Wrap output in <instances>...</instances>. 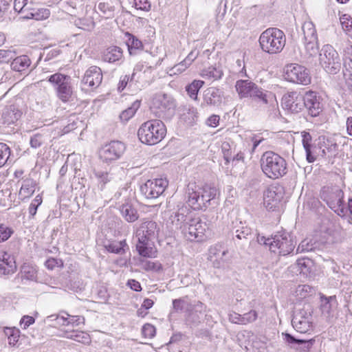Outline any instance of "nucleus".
<instances>
[{
    "mask_svg": "<svg viewBox=\"0 0 352 352\" xmlns=\"http://www.w3.org/2000/svg\"><path fill=\"white\" fill-rule=\"evenodd\" d=\"M21 116V111L16 106L12 104L3 109L1 118L4 124H11L17 121Z\"/></svg>",
    "mask_w": 352,
    "mask_h": 352,
    "instance_id": "cd10ccee",
    "label": "nucleus"
},
{
    "mask_svg": "<svg viewBox=\"0 0 352 352\" xmlns=\"http://www.w3.org/2000/svg\"><path fill=\"white\" fill-rule=\"evenodd\" d=\"M159 228L153 221H146L137 229L135 236L140 240H153L157 237Z\"/></svg>",
    "mask_w": 352,
    "mask_h": 352,
    "instance_id": "2eb2a0df",
    "label": "nucleus"
},
{
    "mask_svg": "<svg viewBox=\"0 0 352 352\" xmlns=\"http://www.w3.org/2000/svg\"><path fill=\"white\" fill-rule=\"evenodd\" d=\"M204 85V82L200 80H193L189 85L186 87V91L189 96L193 99L197 100V94L199 89Z\"/></svg>",
    "mask_w": 352,
    "mask_h": 352,
    "instance_id": "a18cd8bd",
    "label": "nucleus"
},
{
    "mask_svg": "<svg viewBox=\"0 0 352 352\" xmlns=\"http://www.w3.org/2000/svg\"><path fill=\"white\" fill-rule=\"evenodd\" d=\"M231 232L232 236H235L239 240H246L248 236L252 235V230L248 226L245 222L241 221L235 220L232 221Z\"/></svg>",
    "mask_w": 352,
    "mask_h": 352,
    "instance_id": "5701e85b",
    "label": "nucleus"
},
{
    "mask_svg": "<svg viewBox=\"0 0 352 352\" xmlns=\"http://www.w3.org/2000/svg\"><path fill=\"white\" fill-rule=\"evenodd\" d=\"M282 336L284 337V340L288 344H296L301 345L300 349L306 351H308L313 345L314 340H304L295 338L293 336L287 333H283Z\"/></svg>",
    "mask_w": 352,
    "mask_h": 352,
    "instance_id": "f704fd0d",
    "label": "nucleus"
},
{
    "mask_svg": "<svg viewBox=\"0 0 352 352\" xmlns=\"http://www.w3.org/2000/svg\"><path fill=\"white\" fill-rule=\"evenodd\" d=\"M223 73L220 67H209L201 72V76L206 79L217 80L221 78Z\"/></svg>",
    "mask_w": 352,
    "mask_h": 352,
    "instance_id": "58836bf2",
    "label": "nucleus"
},
{
    "mask_svg": "<svg viewBox=\"0 0 352 352\" xmlns=\"http://www.w3.org/2000/svg\"><path fill=\"white\" fill-rule=\"evenodd\" d=\"M38 270L35 265L30 263H23L21 267V275L22 279L32 281L37 280Z\"/></svg>",
    "mask_w": 352,
    "mask_h": 352,
    "instance_id": "e433bc0d",
    "label": "nucleus"
},
{
    "mask_svg": "<svg viewBox=\"0 0 352 352\" xmlns=\"http://www.w3.org/2000/svg\"><path fill=\"white\" fill-rule=\"evenodd\" d=\"M16 56L15 52L11 50H0V63H8Z\"/></svg>",
    "mask_w": 352,
    "mask_h": 352,
    "instance_id": "69168bd1",
    "label": "nucleus"
},
{
    "mask_svg": "<svg viewBox=\"0 0 352 352\" xmlns=\"http://www.w3.org/2000/svg\"><path fill=\"white\" fill-rule=\"evenodd\" d=\"M282 198L280 193H278L276 188H268L264 192L263 204L269 210L274 209Z\"/></svg>",
    "mask_w": 352,
    "mask_h": 352,
    "instance_id": "a878e982",
    "label": "nucleus"
},
{
    "mask_svg": "<svg viewBox=\"0 0 352 352\" xmlns=\"http://www.w3.org/2000/svg\"><path fill=\"white\" fill-rule=\"evenodd\" d=\"M223 92L221 89L211 87L206 89L203 93L201 106H219L221 104Z\"/></svg>",
    "mask_w": 352,
    "mask_h": 352,
    "instance_id": "a211bd4d",
    "label": "nucleus"
},
{
    "mask_svg": "<svg viewBox=\"0 0 352 352\" xmlns=\"http://www.w3.org/2000/svg\"><path fill=\"white\" fill-rule=\"evenodd\" d=\"M118 3V0H101L98 8L105 18H111L114 16L115 7Z\"/></svg>",
    "mask_w": 352,
    "mask_h": 352,
    "instance_id": "72a5a7b5",
    "label": "nucleus"
},
{
    "mask_svg": "<svg viewBox=\"0 0 352 352\" xmlns=\"http://www.w3.org/2000/svg\"><path fill=\"white\" fill-rule=\"evenodd\" d=\"M282 105L292 113H298L306 108L312 117L318 116L322 111L316 92L311 91L304 94L297 91L287 93L282 98Z\"/></svg>",
    "mask_w": 352,
    "mask_h": 352,
    "instance_id": "f257e3e1",
    "label": "nucleus"
},
{
    "mask_svg": "<svg viewBox=\"0 0 352 352\" xmlns=\"http://www.w3.org/2000/svg\"><path fill=\"white\" fill-rule=\"evenodd\" d=\"M191 222H195V226L198 234V241L203 240V237L209 228L208 225L206 222L197 219H192Z\"/></svg>",
    "mask_w": 352,
    "mask_h": 352,
    "instance_id": "3c124183",
    "label": "nucleus"
},
{
    "mask_svg": "<svg viewBox=\"0 0 352 352\" xmlns=\"http://www.w3.org/2000/svg\"><path fill=\"white\" fill-rule=\"evenodd\" d=\"M192 213L187 206H182L170 216V220L177 229L182 230L192 220Z\"/></svg>",
    "mask_w": 352,
    "mask_h": 352,
    "instance_id": "dca6fc26",
    "label": "nucleus"
},
{
    "mask_svg": "<svg viewBox=\"0 0 352 352\" xmlns=\"http://www.w3.org/2000/svg\"><path fill=\"white\" fill-rule=\"evenodd\" d=\"M251 98L255 100H258V101L262 102L263 104H267L269 100L274 98V96L272 93L264 91L262 89L257 86L256 89H255V93L252 94Z\"/></svg>",
    "mask_w": 352,
    "mask_h": 352,
    "instance_id": "49530a36",
    "label": "nucleus"
},
{
    "mask_svg": "<svg viewBox=\"0 0 352 352\" xmlns=\"http://www.w3.org/2000/svg\"><path fill=\"white\" fill-rule=\"evenodd\" d=\"M260 162L262 171L270 179H276L287 173L285 160L273 151L265 152Z\"/></svg>",
    "mask_w": 352,
    "mask_h": 352,
    "instance_id": "20e7f679",
    "label": "nucleus"
},
{
    "mask_svg": "<svg viewBox=\"0 0 352 352\" xmlns=\"http://www.w3.org/2000/svg\"><path fill=\"white\" fill-rule=\"evenodd\" d=\"M151 241L138 239L136 250L141 256L146 258H155L157 256V250Z\"/></svg>",
    "mask_w": 352,
    "mask_h": 352,
    "instance_id": "b1692460",
    "label": "nucleus"
},
{
    "mask_svg": "<svg viewBox=\"0 0 352 352\" xmlns=\"http://www.w3.org/2000/svg\"><path fill=\"white\" fill-rule=\"evenodd\" d=\"M309 259L301 258L298 259L296 263L292 266L293 269L296 270L300 274H306L309 272Z\"/></svg>",
    "mask_w": 352,
    "mask_h": 352,
    "instance_id": "4d7b16f0",
    "label": "nucleus"
},
{
    "mask_svg": "<svg viewBox=\"0 0 352 352\" xmlns=\"http://www.w3.org/2000/svg\"><path fill=\"white\" fill-rule=\"evenodd\" d=\"M168 185V182L165 178H157L148 179L140 187L142 194L148 199L159 197Z\"/></svg>",
    "mask_w": 352,
    "mask_h": 352,
    "instance_id": "1a4fd4ad",
    "label": "nucleus"
},
{
    "mask_svg": "<svg viewBox=\"0 0 352 352\" xmlns=\"http://www.w3.org/2000/svg\"><path fill=\"white\" fill-rule=\"evenodd\" d=\"M304 45L306 53L309 57L315 56L318 54V39L304 41Z\"/></svg>",
    "mask_w": 352,
    "mask_h": 352,
    "instance_id": "603ef678",
    "label": "nucleus"
},
{
    "mask_svg": "<svg viewBox=\"0 0 352 352\" xmlns=\"http://www.w3.org/2000/svg\"><path fill=\"white\" fill-rule=\"evenodd\" d=\"M63 337L85 344H89L91 342V338L89 335L84 331H78L67 329V330L63 331Z\"/></svg>",
    "mask_w": 352,
    "mask_h": 352,
    "instance_id": "c756f323",
    "label": "nucleus"
},
{
    "mask_svg": "<svg viewBox=\"0 0 352 352\" xmlns=\"http://www.w3.org/2000/svg\"><path fill=\"white\" fill-rule=\"evenodd\" d=\"M181 232L188 240L192 241L197 239L198 241V234L197 233V229L195 226V222L190 221L188 225L181 230Z\"/></svg>",
    "mask_w": 352,
    "mask_h": 352,
    "instance_id": "09e8293b",
    "label": "nucleus"
},
{
    "mask_svg": "<svg viewBox=\"0 0 352 352\" xmlns=\"http://www.w3.org/2000/svg\"><path fill=\"white\" fill-rule=\"evenodd\" d=\"M16 270V265L14 256L0 250V275L12 274Z\"/></svg>",
    "mask_w": 352,
    "mask_h": 352,
    "instance_id": "aec40b11",
    "label": "nucleus"
},
{
    "mask_svg": "<svg viewBox=\"0 0 352 352\" xmlns=\"http://www.w3.org/2000/svg\"><path fill=\"white\" fill-rule=\"evenodd\" d=\"M208 260L215 268H224L230 260L228 250L224 245L217 243L208 250Z\"/></svg>",
    "mask_w": 352,
    "mask_h": 352,
    "instance_id": "9d476101",
    "label": "nucleus"
},
{
    "mask_svg": "<svg viewBox=\"0 0 352 352\" xmlns=\"http://www.w3.org/2000/svg\"><path fill=\"white\" fill-rule=\"evenodd\" d=\"M50 15V11L49 9L45 8H32L30 6L28 13L22 15V18L41 21L47 19Z\"/></svg>",
    "mask_w": 352,
    "mask_h": 352,
    "instance_id": "c85d7f7f",
    "label": "nucleus"
},
{
    "mask_svg": "<svg viewBox=\"0 0 352 352\" xmlns=\"http://www.w3.org/2000/svg\"><path fill=\"white\" fill-rule=\"evenodd\" d=\"M60 8L63 12L72 16H76L79 14V10L76 8V3L73 1H63L60 2Z\"/></svg>",
    "mask_w": 352,
    "mask_h": 352,
    "instance_id": "c03bdc74",
    "label": "nucleus"
},
{
    "mask_svg": "<svg viewBox=\"0 0 352 352\" xmlns=\"http://www.w3.org/2000/svg\"><path fill=\"white\" fill-rule=\"evenodd\" d=\"M257 85L248 80H239L236 82L235 89L240 98H251L255 93Z\"/></svg>",
    "mask_w": 352,
    "mask_h": 352,
    "instance_id": "4be33fe9",
    "label": "nucleus"
},
{
    "mask_svg": "<svg viewBox=\"0 0 352 352\" xmlns=\"http://www.w3.org/2000/svg\"><path fill=\"white\" fill-rule=\"evenodd\" d=\"M140 101L138 100H135L132 103L130 107L122 111V112L120 115V118L121 119V120L124 122H127L129 120L133 117V116L136 113L137 110L140 108Z\"/></svg>",
    "mask_w": 352,
    "mask_h": 352,
    "instance_id": "79ce46f5",
    "label": "nucleus"
},
{
    "mask_svg": "<svg viewBox=\"0 0 352 352\" xmlns=\"http://www.w3.org/2000/svg\"><path fill=\"white\" fill-rule=\"evenodd\" d=\"M127 36L129 38L126 41V45L129 52L131 55L135 54L137 50H141L143 47L142 43L133 35L127 34Z\"/></svg>",
    "mask_w": 352,
    "mask_h": 352,
    "instance_id": "a19ab883",
    "label": "nucleus"
},
{
    "mask_svg": "<svg viewBox=\"0 0 352 352\" xmlns=\"http://www.w3.org/2000/svg\"><path fill=\"white\" fill-rule=\"evenodd\" d=\"M122 56V50L118 46H111L107 48L103 53V60L109 63L119 61Z\"/></svg>",
    "mask_w": 352,
    "mask_h": 352,
    "instance_id": "2f4dec72",
    "label": "nucleus"
},
{
    "mask_svg": "<svg viewBox=\"0 0 352 352\" xmlns=\"http://www.w3.org/2000/svg\"><path fill=\"white\" fill-rule=\"evenodd\" d=\"M142 333L145 338H152L155 336V328L151 324H146L142 327Z\"/></svg>",
    "mask_w": 352,
    "mask_h": 352,
    "instance_id": "774afa93",
    "label": "nucleus"
},
{
    "mask_svg": "<svg viewBox=\"0 0 352 352\" xmlns=\"http://www.w3.org/2000/svg\"><path fill=\"white\" fill-rule=\"evenodd\" d=\"M10 155V147L4 143H0V168L5 165L8 160Z\"/></svg>",
    "mask_w": 352,
    "mask_h": 352,
    "instance_id": "052dcab7",
    "label": "nucleus"
},
{
    "mask_svg": "<svg viewBox=\"0 0 352 352\" xmlns=\"http://www.w3.org/2000/svg\"><path fill=\"white\" fill-rule=\"evenodd\" d=\"M217 192V189L215 187L210 185L200 186L195 182H190L186 188L187 203L194 210L205 209L215 198Z\"/></svg>",
    "mask_w": 352,
    "mask_h": 352,
    "instance_id": "f03ea898",
    "label": "nucleus"
},
{
    "mask_svg": "<svg viewBox=\"0 0 352 352\" xmlns=\"http://www.w3.org/2000/svg\"><path fill=\"white\" fill-rule=\"evenodd\" d=\"M343 230L336 226L329 227L322 235V242L326 244L339 243L344 239Z\"/></svg>",
    "mask_w": 352,
    "mask_h": 352,
    "instance_id": "412c9836",
    "label": "nucleus"
},
{
    "mask_svg": "<svg viewBox=\"0 0 352 352\" xmlns=\"http://www.w3.org/2000/svg\"><path fill=\"white\" fill-rule=\"evenodd\" d=\"M135 76V74L133 72L131 77L128 75L122 76L120 78V80L118 84V91H122V90H124V89L126 87L128 83H129V85H131V83L134 80Z\"/></svg>",
    "mask_w": 352,
    "mask_h": 352,
    "instance_id": "338daca9",
    "label": "nucleus"
},
{
    "mask_svg": "<svg viewBox=\"0 0 352 352\" xmlns=\"http://www.w3.org/2000/svg\"><path fill=\"white\" fill-rule=\"evenodd\" d=\"M30 59L26 55L14 56L11 63V68L16 72H23L30 65Z\"/></svg>",
    "mask_w": 352,
    "mask_h": 352,
    "instance_id": "c9c22d12",
    "label": "nucleus"
},
{
    "mask_svg": "<svg viewBox=\"0 0 352 352\" xmlns=\"http://www.w3.org/2000/svg\"><path fill=\"white\" fill-rule=\"evenodd\" d=\"M94 175L98 180V187L100 190H102L105 184L109 182L112 179L111 175L106 171L95 170Z\"/></svg>",
    "mask_w": 352,
    "mask_h": 352,
    "instance_id": "de8ad7c7",
    "label": "nucleus"
},
{
    "mask_svg": "<svg viewBox=\"0 0 352 352\" xmlns=\"http://www.w3.org/2000/svg\"><path fill=\"white\" fill-rule=\"evenodd\" d=\"M284 74L285 79L289 82L303 85H307L311 82L309 72L302 65L289 64L285 66Z\"/></svg>",
    "mask_w": 352,
    "mask_h": 352,
    "instance_id": "6e6552de",
    "label": "nucleus"
},
{
    "mask_svg": "<svg viewBox=\"0 0 352 352\" xmlns=\"http://www.w3.org/2000/svg\"><path fill=\"white\" fill-rule=\"evenodd\" d=\"M301 136L302 146L306 153V159L308 162L312 163L316 160V157L314 151V148H316V146H314L311 144V135L308 132L302 131L301 133Z\"/></svg>",
    "mask_w": 352,
    "mask_h": 352,
    "instance_id": "bb28decb",
    "label": "nucleus"
},
{
    "mask_svg": "<svg viewBox=\"0 0 352 352\" xmlns=\"http://www.w3.org/2000/svg\"><path fill=\"white\" fill-rule=\"evenodd\" d=\"M296 245L293 237L287 232H278L270 242V251L282 256L289 254Z\"/></svg>",
    "mask_w": 352,
    "mask_h": 352,
    "instance_id": "0eeeda50",
    "label": "nucleus"
},
{
    "mask_svg": "<svg viewBox=\"0 0 352 352\" xmlns=\"http://www.w3.org/2000/svg\"><path fill=\"white\" fill-rule=\"evenodd\" d=\"M258 42L263 52L272 55L277 54L283 50L286 37L280 29L269 28L261 34Z\"/></svg>",
    "mask_w": 352,
    "mask_h": 352,
    "instance_id": "7ed1b4c3",
    "label": "nucleus"
},
{
    "mask_svg": "<svg viewBox=\"0 0 352 352\" xmlns=\"http://www.w3.org/2000/svg\"><path fill=\"white\" fill-rule=\"evenodd\" d=\"M125 151L124 144L120 141H112L105 144L100 151V158L107 162L119 159Z\"/></svg>",
    "mask_w": 352,
    "mask_h": 352,
    "instance_id": "ddd939ff",
    "label": "nucleus"
},
{
    "mask_svg": "<svg viewBox=\"0 0 352 352\" xmlns=\"http://www.w3.org/2000/svg\"><path fill=\"white\" fill-rule=\"evenodd\" d=\"M173 103L165 94H157L152 100L151 108L157 110L155 113L161 117L166 111L173 108Z\"/></svg>",
    "mask_w": 352,
    "mask_h": 352,
    "instance_id": "6ab92c4d",
    "label": "nucleus"
},
{
    "mask_svg": "<svg viewBox=\"0 0 352 352\" xmlns=\"http://www.w3.org/2000/svg\"><path fill=\"white\" fill-rule=\"evenodd\" d=\"M302 30L304 35V41L318 39L316 30L311 21H305L302 26Z\"/></svg>",
    "mask_w": 352,
    "mask_h": 352,
    "instance_id": "ea45409f",
    "label": "nucleus"
},
{
    "mask_svg": "<svg viewBox=\"0 0 352 352\" xmlns=\"http://www.w3.org/2000/svg\"><path fill=\"white\" fill-rule=\"evenodd\" d=\"M36 182L31 178L23 180L19 190V197L22 200L30 197L35 190Z\"/></svg>",
    "mask_w": 352,
    "mask_h": 352,
    "instance_id": "473e14b6",
    "label": "nucleus"
},
{
    "mask_svg": "<svg viewBox=\"0 0 352 352\" xmlns=\"http://www.w3.org/2000/svg\"><path fill=\"white\" fill-rule=\"evenodd\" d=\"M4 333L8 338L9 344L15 345L19 340V331L16 328L6 327Z\"/></svg>",
    "mask_w": 352,
    "mask_h": 352,
    "instance_id": "13d9d810",
    "label": "nucleus"
},
{
    "mask_svg": "<svg viewBox=\"0 0 352 352\" xmlns=\"http://www.w3.org/2000/svg\"><path fill=\"white\" fill-rule=\"evenodd\" d=\"M139 265L142 269L148 272H160L162 269L161 263L157 261L153 262L151 261L140 259Z\"/></svg>",
    "mask_w": 352,
    "mask_h": 352,
    "instance_id": "8fccbe9b",
    "label": "nucleus"
},
{
    "mask_svg": "<svg viewBox=\"0 0 352 352\" xmlns=\"http://www.w3.org/2000/svg\"><path fill=\"white\" fill-rule=\"evenodd\" d=\"M67 316V327L71 326L72 327H76L79 326L81 324H84L85 318L80 316H70L68 314H65Z\"/></svg>",
    "mask_w": 352,
    "mask_h": 352,
    "instance_id": "e2e57ef3",
    "label": "nucleus"
},
{
    "mask_svg": "<svg viewBox=\"0 0 352 352\" xmlns=\"http://www.w3.org/2000/svg\"><path fill=\"white\" fill-rule=\"evenodd\" d=\"M173 307L175 311L182 312L188 310L190 305L186 298H182L173 300Z\"/></svg>",
    "mask_w": 352,
    "mask_h": 352,
    "instance_id": "6e6d98bb",
    "label": "nucleus"
},
{
    "mask_svg": "<svg viewBox=\"0 0 352 352\" xmlns=\"http://www.w3.org/2000/svg\"><path fill=\"white\" fill-rule=\"evenodd\" d=\"M184 116L186 122L189 124H192L196 122L199 118L197 109L193 107H189Z\"/></svg>",
    "mask_w": 352,
    "mask_h": 352,
    "instance_id": "bf43d9fd",
    "label": "nucleus"
},
{
    "mask_svg": "<svg viewBox=\"0 0 352 352\" xmlns=\"http://www.w3.org/2000/svg\"><path fill=\"white\" fill-rule=\"evenodd\" d=\"M319 62L329 74H337L341 68L340 58L337 51L330 45H324L319 53Z\"/></svg>",
    "mask_w": 352,
    "mask_h": 352,
    "instance_id": "423d86ee",
    "label": "nucleus"
},
{
    "mask_svg": "<svg viewBox=\"0 0 352 352\" xmlns=\"http://www.w3.org/2000/svg\"><path fill=\"white\" fill-rule=\"evenodd\" d=\"M166 133V126L160 120H151L144 122L138 131L140 140L148 145H155L160 142Z\"/></svg>",
    "mask_w": 352,
    "mask_h": 352,
    "instance_id": "39448f33",
    "label": "nucleus"
},
{
    "mask_svg": "<svg viewBox=\"0 0 352 352\" xmlns=\"http://www.w3.org/2000/svg\"><path fill=\"white\" fill-rule=\"evenodd\" d=\"M13 234V230L4 225L0 224V243L7 241Z\"/></svg>",
    "mask_w": 352,
    "mask_h": 352,
    "instance_id": "0e129e2a",
    "label": "nucleus"
},
{
    "mask_svg": "<svg viewBox=\"0 0 352 352\" xmlns=\"http://www.w3.org/2000/svg\"><path fill=\"white\" fill-rule=\"evenodd\" d=\"M43 199L41 195H37L30 204L28 210L30 218H34L36 214L38 207L42 204Z\"/></svg>",
    "mask_w": 352,
    "mask_h": 352,
    "instance_id": "680f3d73",
    "label": "nucleus"
},
{
    "mask_svg": "<svg viewBox=\"0 0 352 352\" xmlns=\"http://www.w3.org/2000/svg\"><path fill=\"white\" fill-rule=\"evenodd\" d=\"M74 24L78 28L84 30H91L94 27V22L90 18H78L75 19Z\"/></svg>",
    "mask_w": 352,
    "mask_h": 352,
    "instance_id": "5fc2aeb1",
    "label": "nucleus"
},
{
    "mask_svg": "<svg viewBox=\"0 0 352 352\" xmlns=\"http://www.w3.org/2000/svg\"><path fill=\"white\" fill-rule=\"evenodd\" d=\"M120 211L123 218L128 222H134L139 217L137 210L129 201H126L120 206Z\"/></svg>",
    "mask_w": 352,
    "mask_h": 352,
    "instance_id": "7c9ffc66",
    "label": "nucleus"
},
{
    "mask_svg": "<svg viewBox=\"0 0 352 352\" xmlns=\"http://www.w3.org/2000/svg\"><path fill=\"white\" fill-rule=\"evenodd\" d=\"M102 74L100 67L92 66L85 72L82 80V84L91 88L98 87L102 82Z\"/></svg>",
    "mask_w": 352,
    "mask_h": 352,
    "instance_id": "f3484780",
    "label": "nucleus"
},
{
    "mask_svg": "<svg viewBox=\"0 0 352 352\" xmlns=\"http://www.w3.org/2000/svg\"><path fill=\"white\" fill-rule=\"evenodd\" d=\"M340 23L343 30L352 38V19L348 14H342L340 17Z\"/></svg>",
    "mask_w": 352,
    "mask_h": 352,
    "instance_id": "864d4df0",
    "label": "nucleus"
},
{
    "mask_svg": "<svg viewBox=\"0 0 352 352\" xmlns=\"http://www.w3.org/2000/svg\"><path fill=\"white\" fill-rule=\"evenodd\" d=\"M294 328L301 333H305L312 329V316L310 314L301 310L296 312L292 320Z\"/></svg>",
    "mask_w": 352,
    "mask_h": 352,
    "instance_id": "4468645a",
    "label": "nucleus"
},
{
    "mask_svg": "<svg viewBox=\"0 0 352 352\" xmlns=\"http://www.w3.org/2000/svg\"><path fill=\"white\" fill-rule=\"evenodd\" d=\"M34 4H36V1L31 0H14V9L15 12L24 15L28 13L30 6Z\"/></svg>",
    "mask_w": 352,
    "mask_h": 352,
    "instance_id": "37998d69",
    "label": "nucleus"
},
{
    "mask_svg": "<svg viewBox=\"0 0 352 352\" xmlns=\"http://www.w3.org/2000/svg\"><path fill=\"white\" fill-rule=\"evenodd\" d=\"M320 300V309L322 315L327 318L333 317L338 305L336 296L329 297L321 296Z\"/></svg>",
    "mask_w": 352,
    "mask_h": 352,
    "instance_id": "393cba45",
    "label": "nucleus"
},
{
    "mask_svg": "<svg viewBox=\"0 0 352 352\" xmlns=\"http://www.w3.org/2000/svg\"><path fill=\"white\" fill-rule=\"evenodd\" d=\"M104 247L108 252L118 254H124L126 252V249H129L125 240L111 241L107 243Z\"/></svg>",
    "mask_w": 352,
    "mask_h": 352,
    "instance_id": "4c0bfd02",
    "label": "nucleus"
},
{
    "mask_svg": "<svg viewBox=\"0 0 352 352\" xmlns=\"http://www.w3.org/2000/svg\"><path fill=\"white\" fill-rule=\"evenodd\" d=\"M49 82L56 86L58 97L63 102L69 100L72 94L69 76L56 73L50 76Z\"/></svg>",
    "mask_w": 352,
    "mask_h": 352,
    "instance_id": "9b49d317",
    "label": "nucleus"
},
{
    "mask_svg": "<svg viewBox=\"0 0 352 352\" xmlns=\"http://www.w3.org/2000/svg\"><path fill=\"white\" fill-rule=\"evenodd\" d=\"M324 200L329 208L339 216L345 215V210L343 206L344 192L338 188H331L324 192Z\"/></svg>",
    "mask_w": 352,
    "mask_h": 352,
    "instance_id": "f8f14e48",
    "label": "nucleus"
}]
</instances>
